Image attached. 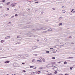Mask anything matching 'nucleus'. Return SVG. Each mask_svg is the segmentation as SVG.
Masks as SVG:
<instances>
[{
  "mask_svg": "<svg viewBox=\"0 0 75 75\" xmlns=\"http://www.w3.org/2000/svg\"><path fill=\"white\" fill-rule=\"evenodd\" d=\"M47 29V28L44 27H41L40 28H38L36 29V30H45Z\"/></svg>",
  "mask_w": 75,
  "mask_h": 75,
  "instance_id": "f257e3e1",
  "label": "nucleus"
},
{
  "mask_svg": "<svg viewBox=\"0 0 75 75\" xmlns=\"http://www.w3.org/2000/svg\"><path fill=\"white\" fill-rule=\"evenodd\" d=\"M55 30V29L54 28H50L49 29H48L47 31H52L53 30Z\"/></svg>",
  "mask_w": 75,
  "mask_h": 75,
  "instance_id": "f03ea898",
  "label": "nucleus"
},
{
  "mask_svg": "<svg viewBox=\"0 0 75 75\" xmlns=\"http://www.w3.org/2000/svg\"><path fill=\"white\" fill-rule=\"evenodd\" d=\"M29 27H30V26L28 25L24 27L23 28H24L25 29V28H29Z\"/></svg>",
  "mask_w": 75,
  "mask_h": 75,
  "instance_id": "7ed1b4c3",
  "label": "nucleus"
},
{
  "mask_svg": "<svg viewBox=\"0 0 75 75\" xmlns=\"http://www.w3.org/2000/svg\"><path fill=\"white\" fill-rule=\"evenodd\" d=\"M24 56L23 55H18V58H23V57H24Z\"/></svg>",
  "mask_w": 75,
  "mask_h": 75,
  "instance_id": "20e7f679",
  "label": "nucleus"
},
{
  "mask_svg": "<svg viewBox=\"0 0 75 75\" xmlns=\"http://www.w3.org/2000/svg\"><path fill=\"white\" fill-rule=\"evenodd\" d=\"M9 62H10V61H8L5 62H4V63H5V64H7V63H9Z\"/></svg>",
  "mask_w": 75,
  "mask_h": 75,
  "instance_id": "39448f33",
  "label": "nucleus"
},
{
  "mask_svg": "<svg viewBox=\"0 0 75 75\" xmlns=\"http://www.w3.org/2000/svg\"><path fill=\"white\" fill-rule=\"evenodd\" d=\"M60 45L61 46H63L64 44L63 43H60Z\"/></svg>",
  "mask_w": 75,
  "mask_h": 75,
  "instance_id": "423d86ee",
  "label": "nucleus"
},
{
  "mask_svg": "<svg viewBox=\"0 0 75 75\" xmlns=\"http://www.w3.org/2000/svg\"><path fill=\"white\" fill-rule=\"evenodd\" d=\"M37 47L36 46L34 47H33V50H35V49H36V48H37V47Z\"/></svg>",
  "mask_w": 75,
  "mask_h": 75,
  "instance_id": "0eeeda50",
  "label": "nucleus"
},
{
  "mask_svg": "<svg viewBox=\"0 0 75 75\" xmlns=\"http://www.w3.org/2000/svg\"><path fill=\"white\" fill-rule=\"evenodd\" d=\"M10 36H7L5 38V39H7L8 38H10Z\"/></svg>",
  "mask_w": 75,
  "mask_h": 75,
  "instance_id": "6e6552de",
  "label": "nucleus"
},
{
  "mask_svg": "<svg viewBox=\"0 0 75 75\" xmlns=\"http://www.w3.org/2000/svg\"><path fill=\"white\" fill-rule=\"evenodd\" d=\"M18 40H21V37L18 38Z\"/></svg>",
  "mask_w": 75,
  "mask_h": 75,
  "instance_id": "1a4fd4ad",
  "label": "nucleus"
},
{
  "mask_svg": "<svg viewBox=\"0 0 75 75\" xmlns=\"http://www.w3.org/2000/svg\"><path fill=\"white\" fill-rule=\"evenodd\" d=\"M10 3V2H8L6 4V5H8V4H9Z\"/></svg>",
  "mask_w": 75,
  "mask_h": 75,
  "instance_id": "9d476101",
  "label": "nucleus"
},
{
  "mask_svg": "<svg viewBox=\"0 0 75 75\" xmlns=\"http://www.w3.org/2000/svg\"><path fill=\"white\" fill-rule=\"evenodd\" d=\"M37 61L38 62H42V61L41 60H38Z\"/></svg>",
  "mask_w": 75,
  "mask_h": 75,
  "instance_id": "9b49d317",
  "label": "nucleus"
},
{
  "mask_svg": "<svg viewBox=\"0 0 75 75\" xmlns=\"http://www.w3.org/2000/svg\"><path fill=\"white\" fill-rule=\"evenodd\" d=\"M62 18H63L62 17H60L59 19V20H62Z\"/></svg>",
  "mask_w": 75,
  "mask_h": 75,
  "instance_id": "f8f14e48",
  "label": "nucleus"
},
{
  "mask_svg": "<svg viewBox=\"0 0 75 75\" xmlns=\"http://www.w3.org/2000/svg\"><path fill=\"white\" fill-rule=\"evenodd\" d=\"M62 13H65V12H66V11H65V10H63L62 11Z\"/></svg>",
  "mask_w": 75,
  "mask_h": 75,
  "instance_id": "ddd939ff",
  "label": "nucleus"
},
{
  "mask_svg": "<svg viewBox=\"0 0 75 75\" xmlns=\"http://www.w3.org/2000/svg\"><path fill=\"white\" fill-rule=\"evenodd\" d=\"M62 23H59V26H60V25H62Z\"/></svg>",
  "mask_w": 75,
  "mask_h": 75,
  "instance_id": "4468645a",
  "label": "nucleus"
},
{
  "mask_svg": "<svg viewBox=\"0 0 75 75\" xmlns=\"http://www.w3.org/2000/svg\"><path fill=\"white\" fill-rule=\"evenodd\" d=\"M47 32V31H44L42 32L43 33H46Z\"/></svg>",
  "mask_w": 75,
  "mask_h": 75,
  "instance_id": "2eb2a0df",
  "label": "nucleus"
},
{
  "mask_svg": "<svg viewBox=\"0 0 75 75\" xmlns=\"http://www.w3.org/2000/svg\"><path fill=\"white\" fill-rule=\"evenodd\" d=\"M72 58H74V57H69V59H72Z\"/></svg>",
  "mask_w": 75,
  "mask_h": 75,
  "instance_id": "dca6fc26",
  "label": "nucleus"
},
{
  "mask_svg": "<svg viewBox=\"0 0 75 75\" xmlns=\"http://www.w3.org/2000/svg\"><path fill=\"white\" fill-rule=\"evenodd\" d=\"M40 73H41V71H38V73L39 74H40Z\"/></svg>",
  "mask_w": 75,
  "mask_h": 75,
  "instance_id": "f3484780",
  "label": "nucleus"
},
{
  "mask_svg": "<svg viewBox=\"0 0 75 75\" xmlns=\"http://www.w3.org/2000/svg\"><path fill=\"white\" fill-rule=\"evenodd\" d=\"M64 64H67V62L66 61H65L64 62Z\"/></svg>",
  "mask_w": 75,
  "mask_h": 75,
  "instance_id": "a211bd4d",
  "label": "nucleus"
},
{
  "mask_svg": "<svg viewBox=\"0 0 75 75\" xmlns=\"http://www.w3.org/2000/svg\"><path fill=\"white\" fill-rule=\"evenodd\" d=\"M58 73V72H57V71H55L54 72V74H57Z\"/></svg>",
  "mask_w": 75,
  "mask_h": 75,
  "instance_id": "6ab92c4d",
  "label": "nucleus"
},
{
  "mask_svg": "<svg viewBox=\"0 0 75 75\" xmlns=\"http://www.w3.org/2000/svg\"><path fill=\"white\" fill-rule=\"evenodd\" d=\"M28 1L29 2H31L32 3L33 2V1Z\"/></svg>",
  "mask_w": 75,
  "mask_h": 75,
  "instance_id": "aec40b11",
  "label": "nucleus"
},
{
  "mask_svg": "<svg viewBox=\"0 0 75 75\" xmlns=\"http://www.w3.org/2000/svg\"><path fill=\"white\" fill-rule=\"evenodd\" d=\"M14 16H12L11 18H14Z\"/></svg>",
  "mask_w": 75,
  "mask_h": 75,
  "instance_id": "412c9836",
  "label": "nucleus"
},
{
  "mask_svg": "<svg viewBox=\"0 0 75 75\" xmlns=\"http://www.w3.org/2000/svg\"><path fill=\"white\" fill-rule=\"evenodd\" d=\"M6 1V0H2V1H1V2H5Z\"/></svg>",
  "mask_w": 75,
  "mask_h": 75,
  "instance_id": "4be33fe9",
  "label": "nucleus"
},
{
  "mask_svg": "<svg viewBox=\"0 0 75 75\" xmlns=\"http://www.w3.org/2000/svg\"><path fill=\"white\" fill-rule=\"evenodd\" d=\"M42 60H43V62H45V59H44V58H43V59H42Z\"/></svg>",
  "mask_w": 75,
  "mask_h": 75,
  "instance_id": "5701e85b",
  "label": "nucleus"
},
{
  "mask_svg": "<svg viewBox=\"0 0 75 75\" xmlns=\"http://www.w3.org/2000/svg\"><path fill=\"white\" fill-rule=\"evenodd\" d=\"M34 61H35V59H33L32 60V62H34Z\"/></svg>",
  "mask_w": 75,
  "mask_h": 75,
  "instance_id": "b1692460",
  "label": "nucleus"
},
{
  "mask_svg": "<svg viewBox=\"0 0 75 75\" xmlns=\"http://www.w3.org/2000/svg\"><path fill=\"white\" fill-rule=\"evenodd\" d=\"M25 55L26 56L25 57H28V54H25Z\"/></svg>",
  "mask_w": 75,
  "mask_h": 75,
  "instance_id": "393cba45",
  "label": "nucleus"
},
{
  "mask_svg": "<svg viewBox=\"0 0 75 75\" xmlns=\"http://www.w3.org/2000/svg\"><path fill=\"white\" fill-rule=\"evenodd\" d=\"M52 59H55V57H53L52 58Z\"/></svg>",
  "mask_w": 75,
  "mask_h": 75,
  "instance_id": "a878e982",
  "label": "nucleus"
},
{
  "mask_svg": "<svg viewBox=\"0 0 75 75\" xmlns=\"http://www.w3.org/2000/svg\"><path fill=\"white\" fill-rule=\"evenodd\" d=\"M46 53H49L50 52L49 51H47L46 52Z\"/></svg>",
  "mask_w": 75,
  "mask_h": 75,
  "instance_id": "bb28decb",
  "label": "nucleus"
},
{
  "mask_svg": "<svg viewBox=\"0 0 75 75\" xmlns=\"http://www.w3.org/2000/svg\"><path fill=\"white\" fill-rule=\"evenodd\" d=\"M70 69L71 70H72V68H73V67H70Z\"/></svg>",
  "mask_w": 75,
  "mask_h": 75,
  "instance_id": "cd10ccee",
  "label": "nucleus"
},
{
  "mask_svg": "<svg viewBox=\"0 0 75 75\" xmlns=\"http://www.w3.org/2000/svg\"><path fill=\"white\" fill-rule=\"evenodd\" d=\"M30 68H34V66H31L30 67Z\"/></svg>",
  "mask_w": 75,
  "mask_h": 75,
  "instance_id": "c85d7f7f",
  "label": "nucleus"
},
{
  "mask_svg": "<svg viewBox=\"0 0 75 75\" xmlns=\"http://www.w3.org/2000/svg\"><path fill=\"white\" fill-rule=\"evenodd\" d=\"M35 37V36H30V37Z\"/></svg>",
  "mask_w": 75,
  "mask_h": 75,
  "instance_id": "c756f323",
  "label": "nucleus"
},
{
  "mask_svg": "<svg viewBox=\"0 0 75 75\" xmlns=\"http://www.w3.org/2000/svg\"><path fill=\"white\" fill-rule=\"evenodd\" d=\"M15 16L16 17H17V16H18V15L16 14L15 15Z\"/></svg>",
  "mask_w": 75,
  "mask_h": 75,
  "instance_id": "7c9ffc66",
  "label": "nucleus"
},
{
  "mask_svg": "<svg viewBox=\"0 0 75 75\" xmlns=\"http://www.w3.org/2000/svg\"><path fill=\"white\" fill-rule=\"evenodd\" d=\"M1 42H4V40H1Z\"/></svg>",
  "mask_w": 75,
  "mask_h": 75,
  "instance_id": "2f4dec72",
  "label": "nucleus"
},
{
  "mask_svg": "<svg viewBox=\"0 0 75 75\" xmlns=\"http://www.w3.org/2000/svg\"><path fill=\"white\" fill-rule=\"evenodd\" d=\"M43 13H44V11H42L41 12V14H43Z\"/></svg>",
  "mask_w": 75,
  "mask_h": 75,
  "instance_id": "473e14b6",
  "label": "nucleus"
},
{
  "mask_svg": "<svg viewBox=\"0 0 75 75\" xmlns=\"http://www.w3.org/2000/svg\"><path fill=\"white\" fill-rule=\"evenodd\" d=\"M33 55H35V56H37V54H34Z\"/></svg>",
  "mask_w": 75,
  "mask_h": 75,
  "instance_id": "72a5a7b5",
  "label": "nucleus"
},
{
  "mask_svg": "<svg viewBox=\"0 0 75 75\" xmlns=\"http://www.w3.org/2000/svg\"><path fill=\"white\" fill-rule=\"evenodd\" d=\"M23 72H26V71H25V70H23Z\"/></svg>",
  "mask_w": 75,
  "mask_h": 75,
  "instance_id": "f704fd0d",
  "label": "nucleus"
},
{
  "mask_svg": "<svg viewBox=\"0 0 75 75\" xmlns=\"http://www.w3.org/2000/svg\"><path fill=\"white\" fill-rule=\"evenodd\" d=\"M52 75V74H48V75Z\"/></svg>",
  "mask_w": 75,
  "mask_h": 75,
  "instance_id": "c9c22d12",
  "label": "nucleus"
},
{
  "mask_svg": "<svg viewBox=\"0 0 75 75\" xmlns=\"http://www.w3.org/2000/svg\"><path fill=\"white\" fill-rule=\"evenodd\" d=\"M40 60H41V59H42V58H41V57H40Z\"/></svg>",
  "mask_w": 75,
  "mask_h": 75,
  "instance_id": "e433bc0d",
  "label": "nucleus"
},
{
  "mask_svg": "<svg viewBox=\"0 0 75 75\" xmlns=\"http://www.w3.org/2000/svg\"><path fill=\"white\" fill-rule=\"evenodd\" d=\"M22 64H23V65H25V63H22Z\"/></svg>",
  "mask_w": 75,
  "mask_h": 75,
  "instance_id": "4c0bfd02",
  "label": "nucleus"
},
{
  "mask_svg": "<svg viewBox=\"0 0 75 75\" xmlns=\"http://www.w3.org/2000/svg\"><path fill=\"white\" fill-rule=\"evenodd\" d=\"M28 11H30V9H29L28 10Z\"/></svg>",
  "mask_w": 75,
  "mask_h": 75,
  "instance_id": "58836bf2",
  "label": "nucleus"
},
{
  "mask_svg": "<svg viewBox=\"0 0 75 75\" xmlns=\"http://www.w3.org/2000/svg\"><path fill=\"white\" fill-rule=\"evenodd\" d=\"M55 62H53V64H55Z\"/></svg>",
  "mask_w": 75,
  "mask_h": 75,
  "instance_id": "ea45409f",
  "label": "nucleus"
},
{
  "mask_svg": "<svg viewBox=\"0 0 75 75\" xmlns=\"http://www.w3.org/2000/svg\"><path fill=\"white\" fill-rule=\"evenodd\" d=\"M18 44H21V43L20 42H18Z\"/></svg>",
  "mask_w": 75,
  "mask_h": 75,
  "instance_id": "a19ab883",
  "label": "nucleus"
},
{
  "mask_svg": "<svg viewBox=\"0 0 75 75\" xmlns=\"http://www.w3.org/2000/svg\"><path fill=\"white\" fill-rule=\"evenodd\" d=\"M52 9H53V10H55V8H52Z\"/></svg>",
  "mask_w": 75,
  "mask_h": 75,
  "instance_id": "79ce46f5",
  "label": "nucleus"
},
{
  "mask_svg": "<svg viewBox=\"0 0 75 75\" xmlns=\"http://www.w3.org/2000/svg\"><path fill=\"white\" fill-rule=\"evenodd\" d=\"M14 10L15 11H17V9H15Z\"/></svg>",
  "mask_w": 75,
  "mask_h": 75,
  "instance_id": "37998d69",
  "label": "nucleus"
},
{
  "mask_svg": "<svg viewBox=\"0 0 75 75\" xmlns=\"http://www.w3.org/2000/svg\"><path fill=\"white\" fill-rule=\"evenodd\" d=\"M15 6V5H13L12 6V7H14Z\"/></svg>",
  "mask_w": 75,
  "mask_h": 75,
  "instance_id": "c03bdc74",
  "label": "nucleus"
},
{
  "mask_svg": "<svg viewBox=\"0 0 75 75\" xmlns=\"http://www.w3.org/2000/svg\"><path fill=\"white\" fill-rule=\"evenodd\" d=\"M39 3V2H38V1L36 2H35V3Z\"/></svg>",
  "mask_w": 75,
  "mask_h": 75,
  "instance_id": "a18cd8bd",
  "label": "nucleus"
},
{
  "mask_svg": "<svg viewBox=\"0 0 75 75\" xmlns=\"http://www.w3.org/2000/svg\"><path fill=\"white\" fill-rule=\"evenodd\" d=\"M33 30V31H36V30H35H35Z\"/></svg>",
  "mask_w": 75,
  "mask_h": 75,
  "instance_id": "49530a36",
  "label": "nucleus"
},
{
  "mask_svg": "<svg viewBox=\"0 0 75 75\" xmlns=\"http://www.w3.org/2000/svg\"><path fill=\"white\" fill-rule=\"evenodd\" d=\"M4 15V17H6V16H7V15Z\"/></svg>",
  "mask_w": 75,
  "mask_h": 75,
  "instance_id": "de8ad7c7",
  "label": "nucleus"
},
{
  "mask_svg": "<svg viewBox=\"0 0 75 75\" xmlns=\"http://www.w3.org/2000/svg\"><path fill=\"white\" fill-rule=\"evenodd\" d=\"M62 7V8H65V6H63Z\"/></svg>",
  "mask_w": 75,
  "mask_h": 75,
  "instance_id": "09e8293b",
  "label": "nucleus"
},
{
  "mask_svg": "<svg viewBox=\"0 0 75 75\" xmlns=\"http://www.w3.org/2000/svg\"><path fill=\"white\" fill-rule=\"evenodd\" d=\"M50 50H52V49H53V48H50Z\"/></svg>",
  "mask_w": 75,
  "mask_h": 75,
  "instance_id": "8fccbe9b",
  "label": "nucleus"
},
{
  "mask_svg": "<svg viewBox=\"0 0 75 75\" xmlns=\"http://www.w3.org/2000/svg\"><path fill=\"white\" fill-rule=\"evenodd\" d=\"M36 68H37V67H35V68H33V69H36Z\"/></svg>",
  "mask_w": 75,
  "mask_h": 75,
  "instance_id": "3c124183",
  "label": "nucleus"
},
{
  "mask_svg": "<svg viewBox=\"0 0 75 75\" xmlns=\"http://www.w3.org/2000/svg\"><path fill=\"white\" fill-rule=\"evenodd\" d=\"M7 10H9V8H7Z\"/></svg>",
  "mask_w": 75,
  "mask_h": 75,
  "instance_id": "603ef678",
  "label": "nucleus"
},
{
  "mask_svg": "<svg viewBox=\"0 0 75 75\" xmlns=\"http://www.w3.org/2000/svg\"><path fill=\"white\" fill-rule=\"evenodd\" d=\"M45 41H46L47 40V39L46 38H45Z\"/></svg>",
  "mask_w": 75,
  "mask_h": 75,
  "instance_id": "864d4df0",
  "label": "nucleus"
},
{
  "mask_svg": "<svg viewBox=\"0 0 75 75\" xmlns=\"http://www.w3.org/2000/svg\"><path fill=\"white\" fill-rule=\"evenodd\" d=\"M71 44H74V43L73 42L71 43Z\"/></svg>",
  "mask_w": 75,
  "mask_h": 75,
  "instance_id": "5fc2aeb1",
  "label": "nucleus"
},
{
  "mask_svg": "<svg viewBox=\"0 0 75 75\" xmlns=\"http://www.w3.org/2000/svg\"><path fill=\"white\" fill-rule=\"evenodd\" d=\"M72 13H75V11H73Z\"/></svg>",
  "mask_w": 75,
  "mask_h": 75,
  "instance_id": "6e6d98bb",
  "label": "nucleus"
},
{
  "mask_svg": "<svg viewBox=\"0 0 75 75\" xmlns=\"http://www.w3.org/2000/svg\"><path fill=\"white\" fill-rule=\"evenodd\" d=\"M31 74H35V72H33V73H32Z\"/></svg>",
  "mask_w": 75,
  "mask_h": 75,
  "instance_id": "4d7b16f0",
  "label": "nucleus"
},
{
  "mask_svg": "<svg viewBox=\"0 0 75 75\" xmlns=\"http://www.w3.org/2000/svg\"><path fill=\"white\" fill-rule=\"evenodd\" d=\"M11 23V22H9V23H8V24H10V23Z\"/></svg>",
  "mask_w": 75,
  "mask_h": 75,
  "instance_id": "13d9d810",
  "label": "nucleus"
},
{
  "mask_svg": "<svg viewBox=\"0 0 75 75\" xmlns=\"http://www.w3.org/2000/svg\"><path fill=\"white\" fill-rule=\"evenodd\" d=\"M37 41H38H38H39V40H37Z\"/></svg>",
  "mask_w": 75,
  "mask_h": 75,
  "instance_id": "bf43d9fd",
  "label": "nucleus"
},
{
  "mask_svg": "<svg viewBox=\"0 0 75 75\" xmlns=\"http://www.w3.org/2000/svg\"><path fill=\"white\" fill-rule=\"evenodd\" d=\"M61 62H58V63H61Z\"/></svg>",
  "mask_w": 75,
  "mask_h": 75,
  "instance_id": "052dcab7",
  "label": "nucleus"
},
{
  "mask_svg": "<svg viewBox=\"0 0 75 75\" xmlns=\"http://www.w3.org/2000/svg\"><path fill=\"white\" fill-rule=\"evenodd\" d=\"M74 9H73L72 11H74Z\"/></svg>",
  "mask_w": 75,
  "mask_h": 75,
  "instance_id": "680f3d73",
  "label": "nucleus"
},
{
  "mask_svg": "<svg viewBox=\"0 0 75 75\" xmlns=\"http://www.w3.org/2000/svg\"><path fill=\"white\" fill-rule=\"evenodd\" d=\"M59 75H63V74H60Z\"/></svg>",
  "mask_w": 75,
  "mask_h": 75,
  "instance_id": "e2e57ef3",
  "label": "nucleus"
},
{
  "mask_svg": "<svg viewBox=\"0 0 75 75\" xmlns=\"http://www.w3.org/2000/svg\"><path fill=\"white\" fill-rule=\"evenodd\" d=\"M16 44H18V42L16 43Z\"/></svg>",
  "mask_w": 75,
  "mask_h": 75,
  "instance_id": "0e129e2a",
  "label": "nucleus"
},
{
  "mask_svg": "<svg viewBox=\"0 0 75 75\" xmlns=\"http://www.w3.org/2000/svg\"><path fill=\"white\" fill-rule=\"evenodd\" d=\"M17 4V3H15V4Z\"/></svg>",
  "mask_w": 75,
  "mask_h": 75,
  "instance_id": "69168bd1",
  "label": "nucleus"
},
{
  "mask_svg": "<svg viewBox=\"0 0 75 75\" xmlns=\"http://www.w3.org/2000/svg\"><path fill=\"white\" fill-rule=\"evenodd\" d=\"M69 38H71V36L69 37Z\"/></svg>",
  "mask_w": 75,
  "mask_h": 75,
  "instance_id": "338daca9",
  "label": "nucleus"
},
{
  "mask_svg": "<svg viewBox=\"0 0 75 75\" xmlns=\"http://www.w3.org/2000/svg\"><path fill=\"white\" fill-rule=\"evenodd\" d=\"M72 11H71V13H72Z\"/></svg>",
  "mask_w": 75,
  "mask_h": 75,
  "instance_id": "774afa93",
  "label": "nucleus"
}]
</instances>
